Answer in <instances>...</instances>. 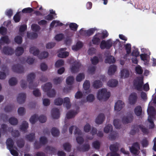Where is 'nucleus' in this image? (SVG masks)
Returning <instances> with one entry per match:
<instances>
[{
	"label": "nucleus",
	"mask_w": 156,
	"mask_h": 156,
	"mask_svg": "<svg viewBox=\"0 0 156 156\" xmlns=\"http://www.w3.org/2000/svg\"><path fill=\"white\" fill-rule=\"evenodd\" d=\"M143 77L142 76L137 77L134 80V86L138 90H144L148 91L149 89V84L147 83L143 86Z\"/></svg>",
	"instance_id": "1"
},
{
	"label": "nucleus",
	"mask_w": 156,
	"mask_h": 156,
	"mask_svg": "<svg viewBox=\"0 0 156 156\" xmlns=\"http://www.w3.org/2000/svg\"><path fill=\"white\" fill-rule=\"evenodd\" d=\"M73 129H75L74 132L75 136H78L76 138L77 143L79 144H82L83 142L84 139L83 137L80 136L82 134L81 131L76 126H72L69 129V132L70 134L72 133Z\"/></svg>",
	"instance_id": "2"
},
{
	"label": "nucleus",
	"mask_w": 156,
	"mask_h": 156,
	"mask_svg": "<svg viewBox=\"0 0 156 156\" xmlns=\"http://www.w3.org/2000/svg\"><path fill=\"white\" fill-rule=\"evenodd\" d=\"M52 87V84L50 82L47 83L42 86L43 90L47 92V95L49 98L54 97L56 94L55 91L54 89L50 90Z\"/></svg>",
	"instance_id": "3"
},
{
	"label": "nucleus",
	"mask_w": 156,
	"mask_h": 156,
	"mask_svg": "<svg viewBox=\"0 0 156 156\" xmlns=\"http://www.w3.org/2000/svg\"><path fill=\"white\" fill-rule=\"evenodd\" d=\"M147 112L148 115V120L150 124L149 128L150 129H152L154 126L153 121L154 119V115L155 114V109L152 106H149L147 108Z\"/></svg>",
	"instance_id": "4"
},
{
	"label": "nucleus",
	"mask_w": 156,
	"mask_h": 156,
	"mask_svg": "<svg viewBox=\"0 0 156 156\" xmlns=\"http://www.w3.org/2000/svg\"><path fill=\"white\" fill-rule=\"evenodd\" d=\"M110 96V92L108 91L105 88L99 90L97 94V98L99 100H106L108 99Z\"/></svg>",
	"instance_id": "5"
},
{
	"label": "nucleus",
	"mask_w": 156,
	"mask_h": 156,
	"mask_svg": "<svg viewBox=\"0 0 156 156\" xmlns=\"http://www.w3.org/2000/svg\"><path fill=\"white\" fill-rule=\"evenodd\" d=\"M118 42L119 40H117L114 42L111 39H109L107 41L102 40L100 44V47L102 49L105 48L108 49L112 47L113 43L115 44Z\"/></svg>",
	"instance_id": "6"
},
{
	"label": "nucleus",
	"mask_w": 156,
	"mask_h": 156,
	"mask_svg": "<svg viewBox=\"0 0 156 156\" xmlns=\"http://www.w3.org/2000/svg\"><path fill=\"white\" fill-rule=\"evenodd\" d=\"M35 75L33 73H31L27 76V80L29 82L28 87L30 89H34L38 85L37 83H34L33 82V80L35 78Z\"/></svg>",
	"instance_id": "7"
},
{
	"label": "nucleus",
	"mask_w": 156,
	"mask_h": 156,
	"mask_svg": "<svg viewBox=\"0 0 156 156\" xmlns=\"http://www.w3.org/2000/svg\"><path fill=\"white\" fill-rule=\"evenodd\" d=\"M6 143L7 148L9 150L11 154L14 156H18V153L16 150L12 149L14 144L13 140L11 138H9L7 140Z\"/></svg>",
	"instance_id": "8"
},
{
	"label": "nucleus",
	"mask_w": 156,
	"mask_h": 156,
	"mask_svg": "<svg viewBox=\"0 0 156 156\" xmlns=\"http://www.w3.org/2000/svg\"><path fill=\"white\" fill-rule=\"evenodd\" d=\"M38 119L39 122L41 123H44L45 122L46 120V117L44 115L40 116L38 118V116L36 114L32 116L30 119V122L32 124H34Z\"/></svg>",
	"instance_id": "9"
},
{
	"label": "nucleus",
	"mask_w": 156,
	"mask_h": 156,
	"mask_svg": "<svg viewBox=\"0 0 156 156\" xmlns=\"http://www.w3.org/2000/svg\"><path fill=\"white\" fill-rule=\"evenodd\" d=\"M139 129H140L144 134H147L148 133V129L143 125H140L138 126H134V127L130 131V134L132 135H134L136 132L139 131Z\"/></svg>",
	"instance_id": "10"
},
{
	"label": "nucleus",
	"mask_w": 156,
	"mask_h": 156,
	"mask_svg": "<svg viewBox=\"0 0 156 156\" xmlns=\"http://www.w3.org/2000/svg\"><path fill=\"white\" fill-rule=\"evenodd\" d=\"M119 146V144L117 143L110 145L109 148L112 152L111 154V156H119V154L117 153L118 150Z\"/></svg>",
	"instance_id": "11"
},
{
	"label": "nucleus",
	"mask_w": 156,
	"mask_h": 156,
	"mask_svg": "<svg viewBox=\"0 0 156 156\" xmlns=\"http://www.w3.org/2000/svg\"><path fill=\"white\" fill-rule=\"evenodd\" d=\"M129 149L131 153L134 154H138L139 152L140 145L138 143H135L131 147H129Z\"/></svg>",
	"instance_id": "12"
},
{
	"label": "nucleus",
	"mask_w": 156,
	"mask_h": 156,
	"mask_svg": "<svg viewBox=\"0 0 156 156\" xmlns=\"http://www.w3.org/2000/svg\"><path fill=\"white\" fill-rule=\"evenodd\" d=\"M12 69L13 72L18 73H22L24 71L23 66L18 64L12 66Z\"/></svg>",
	"instance_id": "13"
},
{
	"label": "nucleus",
	"mask_w": 156,
	"mask_h": 156,
	"mask_svg": "<svg viewBox=\"0 0 156 156\" xmlns=\"http://www.w3.org/2000/svg\"><path fill=\"white\" fill-rule=\"evenodd\" d=\"M40 144L37 142L35 141L34 144V147L36 149H38L41 147V145L46 144L47 142V139L44 136L41 137L40 139Z\"/></svg>",
	"instance_id": "14"
},
{
	"label": "nucleus",
	"mask_w": 156,
	"mask_h": 156,
	"mask_svg": "<svg viewBox=\"0 0 156 156\" xmlns=\"http://www.w3.org/2000/svg\"><path fill=\"white\" fill-rule=\"evenodd\" d=\"M137 99V94L135 93H132L129 96V103L131 105H134L136 102Z\"/></svg>",
	"instance_id": "15"
},
{
	"label": "nucleus",
	"mask_w": 156,
	"mask_h": 156,
	"mask_svg": "<svg viewBox=\"0 0 156 156\" xmlns=\"http://www.w3.org/2000/svg\"><path fill=\"white\" fill-rule=\"evenodd\" d=\"M133 119V116L131 113L128 114L126 116H123L122 118V121L123 123L126 124L130 122Z\"/></svg>",
	"instance_id": "16"
},
{
	"label": "nucleus",
	"mask_w": 156,
	"mask_h": 156,
	"mask_svg": "<svg viewBox=\"0 0 156 156\" xmlns=\"http://www.w3.org/2000/svg\"><path fill=\"white\" fill-rule=\"evenodd\" d=\"M26 98V95L25 93H20L17 96V101L19 103L22 104L25 102Z\"/></svg>",
	"instance_id": "17"
},
{
	"label": "nucleus",
	"mask_w": 156,
	"mask_h": 156,
	"mask_svg": "<svg viewBox=\"0 0 156 156\" xmlns=\"http://www.w3.org/2000/svg\"><path fill=\"white\" fill-rule=\"evenodd\" d=\"M80 66L81 64L80 63L77 61L75 62L70 68L72 72L75 73L77 72L79 70Z\"/></svg>",
	"instance_id": "18"
},
{
	"label": "nucleus",
	"mask_w": 156,
	"mask_h": 156,
	"mask_svg": "<svg viewBox=\"0 0 156 156\" xmlns=\"http://www.w3.org/2000/svg\"><path fill=\"white\" fill-rule=\"evenodd\" d=\"M124 106V103L121 100H118L115 104V110L117 112L120 111Z\"/></svg>",
	"instance_id": "19"
},
{
	"label": "nucleus",
	"mask_w": 156,
	"mask_h": 156,
	"mask_svg": "<svg viewBox=\"0 0 156 156\" xmlns=\"http://www.w3.org/2000/svg\"><path fill=\"white\" fill-rule=\"evenodd\" d=\"M66 50V48H61L60 49L59 51V53L58 55V57L61 58H66L68 56L69 53L68 52L63 51Z\"/></svg>",
	"instance_id": "20"
},
{
	"label": "nucleus",
	"mask_w": 156,
	"mask_h": 156,
	"mask_svg": "<svg viewBox=\"0 0 156 156\" xmlns=\"http://www.w3.org/2000/svg\"><path fill=\"white\" fill-rule=\"evenodd\" d=\"M101 36V34L99 33L96 34L92 39L93 43L95 44H98L100 42L101 39H102L100 37Z\"/></svg>",
	"instance_id": "21"
},
{
	"label": "nucleus",
	"mask_w": 156,
	"mask_h": 156,
	"mask_svg": "<svg viewBox=\"0 0 156 156\" xmlns=\"http://www.w3.org/2000/svg\"><path fill=\"white\" fill-rule=\"evenodd\" d=\"M105 118V117L104 114H100L96 119L95 122L97 124H101L103 123Z\"/></svg>",
	"instance_id": "22"
},
{
	"label": "nucleus",
	"mask_w": 156,
	"mask_h": 156,
	"mask_svg": "<svg viewBox=\"0 0 156 156\" xmlns=\"http://www.w3.org/2000/svg\"><path fill=\"white\" fill-rule=\"evenodd\" d=\"M105 118V117L104 114H100L96 119L95 122L97 124H101L103 123Z\"/></svg>",
	"instance_id": "23"
},
{
	"label": "nucleus",
	"mask_w": 156,
	"mask_h": 156,
	"mask_svg": "<svg viewBox=\"0 0 156 156\" xmlns=\"http://www.w3.org/2000/svg\"><path fill=\"white\" fill-rule=\"evenodd\" d=\"M51 114L54 119H57L60 116L59 109L56 108H53L51 111Z\"/></svg>",
	"instance_id": "24"
},
{
	"label": "nucleus",
	"mask_w": 156,
	"mask_h": 156,
	"mask_svg": "<svg viewBox=\"0 0 156 156\" xmlns=\"http://www.w3.org/2000/svg\"><path fill=\"white\" fill-rule=\"evenodd\" d=\"M2 52L5 55H11L13 53L14 50L10 47H5L3 48Z\"/></svg>",
	"instance_id": "25"
},
{
	"label": "nucleus",
	"mask_w": 156,
	"mask_h": 156,
	"mask_svg": "<svg viewBox=\"0 0 156 156\" xmlns=\"http://www.w3.org/2000/svg\"><path fill=\"white\" fill-rule=\"evenodd\" d=\"M63 103L64 106L67 109H69L71 107V105L70 98L69 97H66L64 98Z\"/></svg>",
	"instance_id": "26"
},
{
	"label": "nucleus",
	"mask_w": 156,
	"mask_h": 156,
	"mask_svg": "<svg viewBox=\"0 0 156 156\" xmlns=\"http://www.w3.org/2000/svg\"><path fill=\"white\" fill-rule=\"evenodd\" d=\"M78 112L77 110L69 111L66 114V118L68 119L73 118L77 114Z\"/></svg>",
	"instance_id": "27"
},
{
	"label": "nucleus",
	"mask_w": 156,
	"mask_h": 156,
	"mask_svg": "<svg viewBox=\"0 0 156 156\" xmlns=\"http://www.w3.org/2000/svg\"><path fill=\"white\" fill-rule=\"evenodd\" d=\"M83 45L82 42L80 41H78L75 45H74L72 47V50L74 51H77L81 48Z\"/></svg>",
	"instance_id": "28"
},
{
	"label": "nucleus",
	"mask_w": 156,
	"mask_h": 156,
	"mask_svg": "<svg viewBox=\"0 0 156 156\" xmlns=\"http://www.w3.org/2000/svg\"><path fill=\"white\" fill-rule=\"evenodd\" d=\"M140 57L141 59L144 61V64L145 65H148L149 58L147 54H142L140 55Z\"/></svg>",
	"instance_id": "29"
},
{
	"label": "nucleus",
	"mask_w": 156,
	"mask_h": 156,
	"mask_svg": "<svg viewBox=\"0 0 156 156\" xmlns=\"http://www.w3.org/2000/svg\"><path fill=\"white\" fill-rule=\"evenodd\" d=\"M90 148V146L89 144H84L82 147H78V150L80 151H88Z\"/></svg>",
	"instance_id": "30"
},
{
	"label": "nucleus",
	"mask_w": 156,
	"mask_h": 156,
	"mask_svg": "<svg viewBox=\"0 0 156 156\" xmlns=\"http://www.w3.org/2000/svg\"><path fill=\"white\" fill-rule=\"evenodd\" d=\"M129 72L126 69H123L121 71V77L122 78H127L129 76Z\"/></svg>",
	"instance_id": "31"
},
{
	"label": "nucleus",
	"mask_w": 156,
	"mask_h": 156,
	"mask_svg": "<svg viewBox=\"0 0 156 156\" xmlns=\"http://www.w3.org/2000/svg\"><path fill=\"white\" fill-rule=\"evenodd\" d=\"M28 124L26 121L23 122L21 125L20 126V129L21 131L26 132L27 129L28 128Z\"/></svg>",
	"instance_id": "32"
},
{
	"label": "nucleus",
	"mask_w": 156,
	"mask_h": 156,
	"mask_svg": "<svg viewBox=\"0 0 156 156\" xmlns=\"http://www.w3.org/2000/svg\"><path fill=\"white\" fill-rule=\"evenodd\" d=\"M117 69V67L114 65H111L108 69V73L109 75H112L114 73Z\"/></svg>",
	"instance_id": "33"
},
{
	"label": "nucleus",
	"mask_w": 156,
	"mask_h": 156,
	"mask_svg": "<svg viewBox=\"0 0 156 156\" xmlns=\"http://www.w3.org/2000/svg\"><path fill=\"white\" fill-rule=\"evenodd\" d=\"M118 84V81L115 79H112L109 80L107 83L108 85L111 87H115Z\"/></svg>",
	"instance_id": "34"
},
{
	"label": "nucleus",
	"mask_w": 156,
	"mask_h": 156,
	"mask_svg": "<svg viewBox=\"0 0 156 156\" xmlns=\"http://www.w3.org/2000/svg\"><path fill=\"white\" fill-rule=\"evenodd\" d=\"M115 62V59L114 58L110 55H108L106 56V58L105 60V62L106 63L111 64L114 63Z\"/></svg>",
	"instance_id": "35"
},
{
	"label": "nucleus",
	"mask_w": 156,
	"mask_h": 156,
	"mask_svg": "<svg viewBox=\"0 0 156 156\" xmlns=\"http://www.w3.org/2000/svg\"><path fill=\"white\" fill-rule=\"evenodd\" d=\"M30 52L34 55H38L39 52L38 48L34 47H31L30 49Z\"/></svg>",
	"instance_id": "36"
},
{
	"label": "nucleus",
	"mask_w": 156,
	"mask_h": 156,
	"mask_svg": "<svg viewBox=\"0 0 156 156\" xmlns=\"http://www.w3.org/2000/svg\"><path fill=\"white\" fill-rule=\"evenodd\" d=\"M102 85V83L99 80L94 81L93 84V86L94 88L98 89L101 87Z\"/></svg>",
	"instance_id": "37"
},
{
	"label": "nucleus",
	"mask_w": 156,
	"mask_h": 156,
	"mask_svg": "<svg viewBox=\"0 0 156 156\" xmlns=\"http://www.w3.org/2000/svg\"><path fill=\"white\" fill-rule=\"evenodd\" d=\"M9 132H12V135L14 137H18L20 135L19 131L17 130L13 131V129L12 127H10L9 128Z\"/></svg>",
	"instance_id": "38"
},
{
	"label": "nucleus",
	"mask_w": 156,
	"mask_h": 156,
	"mask_svg": "<svg viewBox=\"0 0 156 156\" xmlns=\"http://www.w3.org/2000/svg\"><path fill=\"white\" fill-rule=\"evenodd\" d=\"M142 111L141 107L139 106L136 107L134 109L135 113L137 116H140L141 115Z\"/></svg>",
	"instance_id": "39"
},
{
	"label": "nucleus",
	"mask_w": 156,
	"mask_h": 156,
	"mask_svg": "<svg viewBox=\"0 0 156 156\" xmlns=\"http://www.w3.org/2000/svg\"><path fill=\"white\" fill-rule=\"evenodd\" d=\"M62 23L60 22L59 21L54 20L51 23L50 27H53L54 26L56 27L57 26H62Z\"/></svg>",
	"instance_id": "40"
},
{
	"label": "nucleus",
	"mask_w": 156,
	"mask_h": 156,
	"mask_svg": "<svg viewBox=\"0 0 156 156\" xmlns=\"http://www.w3.org/2000/svg\"><path fill=\"white\" fill-rule=\"evenodd\" d=\"M27 37L30 39H34L37 37V34L35 33L29 32L27 33Z\"/></svg>",
	"instance_id": "41"
},
{
	"label": "nucleus",
	"mask_w": 156,
	"mask_h": 156,
	"mask_svg": "<svg viewBox=\"0 0 156 156\" xmlns=\"http://www.w3.org/2000/svg\"><path fill=\"white\" fill-rule=\"evenodd\" d=\"M48 55V54L47 51H44L39 54L38 57V58L41 59L47 58Z\"/></svg>",
	"instance_id": "42"
},
{
	"label": "nucleus",
	"mask_w": 156,
	"mask_h": 156,
	"mask_svg": "<svg viewBox=\"0 0 156 156\" xmlns=\"http://www.w3.org/2000/svg\"><path fill=\"white\" fill-rule=\"evenodd\" d=\"M113 127L111 124H108L106 125L104 129V132L106 133H108L112 130Z\"/></svg>",
	"instance_id": "43"
},
{
	"label": "nucleus",
	"mask_w": 156,
	"mask_h": 156,
	"mask_svg": "<svg viewBox=\"0 0 156 156\" xmlns=\"http://www.w3.org/2000/svg\"><path fill=\"white\" fill-rule=\"evenodd\" d=\"M24 49L22 47H18L15 51V54L17 56L21 55L23 52Z\"/></svg>",
	"instance_id": "44"
},
{
	"label": "nucleus",
	"mask_w": 156,
	"mask_h": 156,
	"mask_svg": "<svg viewBox=\"0 0 156 156\" xmlns=\"http://www.w3.org/2000/svg\"><path fill=\"white\" fill-rule=\"evenodd\" d=\"M118 136V133L116 132L113 131L109 135L108 137L109 139L111 140H114Z\"/></svg>",
	"instance_id": "45"
},
{
	"label": "nucleus",
	"mask_w": 156,
	"mask_h": 156,
	"mask_svg": "<svg viewBox=\"0 0 156 156\" xmlns=\"http://www.w3.org/2000/svg\"><path fill=\"white\" fill-rule=\"evenodd\" d=\"M63 146L64 149L66 151L68 152L70 151L71 146L69 143H65L63 144Z\"/></svg>",
	"instance_id": "46"
},
{
	"label": "nucleus",
	"mask_w": 156,
	"mask_h": 156,
	"mask_svg": "<svg viewBox=\"0 0 156 156\" xmlns=\"http://www.w3.org/2000/svg\"><path fill=\"white\" fill-rule=\"evenodd\" d=\"M54 103L57 105H60L63 103V100L60 98H56L54 100Z\"/></svg>",
	"instance_id": "47"
},
{
	"label": "nucleus",
	"mask_w": 156,
	"mask_h": 156,
	"mask_svg": "<svg viewBox=\"0 0 156 156\" xmlns=\"http://www.w3.org/2000/svg\"><path fill=\"white\" fill-rule=\"evenodd\" d=\"M113 124L116 129H119L120 127V121L118 119H116L113 121Z\"/></svg>",
	"instance_id": "48"
},
{
	"label": "nucleus",
	"mask_w": 156,
	"mask_h": 156,
	"mask_svg": "<svg viewBox=\"0 0 156 156\" xmlns=\"http://www.w3.org/2000/svg\"><path fill=\"white\" fill-rule=\"evenodd\" d=\"M51 132L52 136H58L59 133L58 130L55 127H53L52 129Z\"/></svg>",
	"instance_id": "49"
},
{
	"label": "nucleus",
	"mask_w": 156,
	"mask_h": 156,
	"mask_svg": "<svg viewBox=\"0 0 156 156\" xmlns=\"http://www.w3.org/2000/svg\"><path fill=\"white\" fill-rule=\"evenodd\" d=\"M45 150L47 152L51 154H54L56 151V150L54 148L49 146L47 147Z\"/></svg>",
	"instance_id": "50"
},
{
	"label": "nucleus",
	"mask_w": 156,
	"mask_h": 156,
	"mask_svg": "<svg viewBox=\"0 0 156 156\" xmlns=\"http://www.w3.org/2000/svg\"><path fill=\"white\" fill-rule=\"evenodd\" d=\"M96 133V129L93 127L92 128L91 131V133L92 135V136L89 137L88 136H87L86 137L87 138L90 140H92L94 138L93 136L95 135Z\"/></svg>",
	"instance_id": "51"
},
{
	"label": "nucleus",
	"mask_w": 156,
	"mask_h": 156,
	"mask_svg": "<svg viewBox=\"0 0 156 156\" xmlns=\"http://www.w3.org/2000/svg\"><path fill=\"white\" fill-rule=\"evenodd\" d=\"M100 142L96 140L94 141L92 144L93 147L96 149H99L100 146Z\"/></svg>",
	"instance_id": "52"
},
{
	"label": "nucleus",
	"mask_w": 156,
	"mask_h": 156,
	"mask_svg": "<svg viewBox=\"0 0 156 156\" xmlns=\"http://www.w3.org/2000/svg\"><path fill=\"white\" fill-rule=\"evenodd\" d=\"M69 26L71 30L74 31L77 30L78 25L76 23H71L69 24Z\"/></svg>",
	"instance_id": "53"
},
{
	"label": "nucleus",
	"mask_w": 156,
	"mask_h": 156,
	"mask_svg": "<svg viewBox=\"0 0 156 156\" xmlns=\"http://www.w3.org/2000/svg\"><path fill=\"white\" fill-rule=\"evenodd\" d=\"M9 122L12 125H15L17 124L18 121L17 119L14 117H11L9 119Z\"/></svg>",
	"instance_id": "54"
},
{
	"label": "nucleus",
	"mask_w": 156,
	"mask_h": 156,
	"mask_svg": "<svg viewBox=\"0 0 156 156\" xmlns=\"http://www.w3.org/2000/svg\"><path fill=\"white\" fill-rule=\"evenodd\" d=\"M35 137V134L34 133H32L27 135L26 137L27 139L30 141H33Z\"/></svg>",
	"instance_id": "55"
},
{
	"label": "nucleus",
	"mask_w": 156,
	"mask_h": 156,
	"mask_svg": "<svg viewBox=\"0 0 156 156\" xmlns=\"http://www.w3.org/2000/svg\"><path fill=\"white\" fill-rule=\"evenodd\" d=\"M74 78L72 76L68 77L66 80V83L68 85H71L72 84L74 81Z\"/></svg>",
	"instance_id": "56"
},
{
	"label": "nucleus",
	"mask_w": 156,
	"mask_h": 156,
	"mask_svg": "<svg viewBox=\"0 0 156 156\" xmlns=\"http://www.w3.org/2000/svg\"><path fill=\"white\" fill-rule=\"evenodd\" d=\"M27 28V26L25 25H23L21 26L20 27L19 31L20 35L23 36L24 34V32L26 29Z\"/></svg>",
	"instance_id": "57"
},
{
	"label": "nucleus",
	"mask_w": 156,
	"mask_h": 156,
	"mask_svg": "<svg viewBox=\"0 0 156 156\" xmlns=\"http://www.w3.org/2000/svg\"><path fill=\"white\" fill-rule=\"evenodd\" d=\"M17 36L14 38V41L15 42L18 44H20L22 41V36Z\"/></svg>",
	"instance_id": "58"
},
{
	"label": "nucleus",
	"mask_w": 156,
	"mask_h": 156,
	"mask_svg": "<svg viewBox=\"0 0 156 156\" xmlns=\"http://www.w3.org/2000/svg\"><path fill=\"white\" fill-rule=\"evenodd\" d=\"M17 83V80L15 78H12L9 80V85L11 86L15 85Z\"/></svg>",
	"instance_id": "59"
},
{
	"label": "nucleus",
	"mask_w": 156,
	"mask_h": 156,
	"mask_svg": "<svg viewBox=\"0 0 156 156\" xmlns=\"http://www.w3.org/2000/svg\"><path fill=\"white\" fill-rule=\"evenodd\" d=\"M17 146L20 147H23L24 144V141L23 139L18 140L16 142Z\"/></svg>",
	"instance_id": "60"
},
{
	"label": "nucleus",
	"mask_w": 156,
	"mask_h": 156,
	"mask_svg": "<svg viewBox=\"0 0 156 156\" xmlns=\"http://www.w3.org/2000/svg\"><path fill=\"white\" fill-rule=\"evenodd\" d=\"M18 112L19 115H23L25 113V109L24 108L20 107L18 109Z\"/></svg>",
	"instance_id": "61"
},
{
	"label": "nucleus",
	"mask_w": 156,
	"mask_h": 156,
	"mask_svg": "<svg viewBox=\"0 0 156 156\" xmlns=\"http://www.w3.org/2000/svg\"><path fill=\"white\" fill-rule=\"evenodd\" d=\"M31 28L32 30L34 31H38L40 29V26L36 24H33L31 25Z\"/></svg>",
	"instance_id": "62"
},
{
	"label": "nucleus",
	"mask_w": 156,
	"mask_h": 156,
	"mask_svg": "<svg viewBox=\"0 0 156 156\" xmlns=\"http://www.w3.org/2000/svg\"><path fill=\"white\" fill-rule=\"evenodd\" d=\"M84 78V74L83 73H80L76 77V80L78 82H80Z\"/></svg>",
	"instance_id": "63"
},
{
	"label": "nucleus",
	"mask_w": 156,
	"mask_h": 156,
	"mask_svg": "<svg viewBox=\"0 0 156 156\" xmlns=\"http://www.w3.org/2000/svg\"><path fill=\"white\" fill-rule=\"evenodd\" d=\"M91 129V126L88 123H86L83 127L84 131L86 133L89 132L90 131Z\"/></svg>",
	"instance_id": "64"
}]
</instances>
